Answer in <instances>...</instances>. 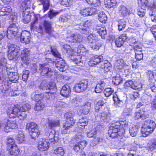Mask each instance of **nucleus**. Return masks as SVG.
<instances>
[{
	"mask_svg": "<svg viewBox=\"0 0 156 156\" xmlns=\"http://www.w3.org/2000/svg\"><path fill=\"white\" fill-rule=\"evenodd\" d=\"M58 3L65 7H68L71 4V0H58Z\"/></svg>",
	"mask_w": 156,
	"mask_h": 156,
	"instance_id": "obj_56",
	"label": "nucleus"
},
{
	"mask_svg": "<svg viewBox=\"0 0 156 156\" xmlns=\"http://www.w3.org/2000/svg\"><path fill=\"white\" fill-rule=\"evenodd\" d=\"M44 27L47 33H50L52 29L51 24V22L45 20L44 22Z\"/></svg>",
	"mask_w": 156,
	"mask_h": 156,
	"instance_id": "obj_39",
	"label": "nucleus"
},
{
	"mask_svg": "<svg viewBox=\"0 0 156 156\" xmlns=\"http://www.w3.org/2000/svg\"><path fill=\"white\" fill-rule=\"evenodd\" d=\"M48 138L47 139H41L39 141L38 148L40 151H45L48 149L50 145L49 141L56 142L59 140L58 132L55 130L51 131L49 133Z\"/></svg>",
	"mask_w": 156,
	"mask_h": 156,
	"instance_id": "obj_1",
	"label": "nucleus"
},
{
	"mask_svg": "<svg viewBox=\"0 0 156 156\" xmlns=\"http://www.w3.org/2000/svg\"><path fill=\"white\" fill-rule=\"evenodd\" d=\"M76 28L75 29L79 30V32L82 34L88 35L89 34V30L87 29V28L84 27L81 23H76Z\"/></svg>",
	"mask_w": 156,
	"mask_h": 156,
	"instance_id": "obj_23",
	"label": "nucleus"
},
{
	"mask_svg": "<svg viewBox=\"0 0 156 156\" xmlns=\"http://www.w3.org/2000/svg\"><path fill=\"white\" fill-rule=\"evenodd\" d=\"M55 156H64L65 153L64 149L61 147L55 149L53 152Z\"/></svg>",
	"mask_w": 156,
	"mask_h": 156,
	"instance_id": "obj_44",
	"label": "nucleus"
},
{
	"mask_svg": "<svg viewBox=\"0 0 156 156\" xmlns=\"http://www.w3.org/2000/svg\"><path fill=\"white\" fill-rule=\"evenodd\" d=\"M51 52L52 55L55 57L58 58H60L61 54L58 52L57 49L55 47H51Z\"/></svg>",
	"mask_w": 156,
	"mask_h": 156,
	"instance_id": "obj_50",
	"label": "nucleus"
},
{
	"mask_svg": "<svg viewBox=\"0 0 156 156\" xmlns=\"http://www.w3.org/2000/svg\"><path fill=\"white\" fill-rule=\"evenodd\" d=\"M97 32L102 39H105V35L107 34L106 28L104 27H101L97 29Z\"/></svg>",
	"mask_w": 156,
	"mask_h": 156,
	"instance_id": "obj_45",
	"label": "nucleus"
},
{
	"mask_svg": "<svg viewBox=\"0 0 156 156\" xmlns=\"http://www.w3.org/2000/svg\"><path fill=\"white\" fill-rule=\"evenodd\" d=\"M101 63L102 68L105 73L109 72L111 69V64L107 60L102 61Z\"/></svg>",
	"mask_w": 156,
	"mask_h": 156,
	"instance_id": "obj_24",
	"label": "nucleus"
},
{
	"mask_svg": "<svg viewBox=\"0 0 156 156\" xmlns=\"http://www.w3.org/2000/svg\"><path fill=\"white\" fill-rule=\"evenodd\" d=\"M88 86L89 80L87 79L83 80L75 85L73 90L76 92H83L87 90Z\"/></svg>",
	"mask_w": 156,
	"mask_h": 156,
	"instance_id": "obj_8",
	"label": "nucleus"
},
{
	"mask_svg": "<svg viewBox=\"0 0 156 156\" xmlns=\"http://www.w3.org/2000/svg\"><path fill=\"white\" fill-rule=\"evenodd\" d=\"M2 127H4V130L6 132H9L13 129L16 128L17 127V125L15 122L9 120L4 125L2 124Z\"/></svg>",
	"mask_w": 156,
	"mask_h": 156,
	"instance_id": "obj_15",
	"label": "nucleus"
},
{
	"mask_svg": "<svg viewBox=\"0 0 156 156\" xmlns=\"http://www.w3.org/2000/svg\"><path fill=\"white\" fill-rule=\"evenodd\" d=\"M18 24L13 23L10 24L8 29L7 36L8 38H11L14 37L18 33Z\"/></svg>",
	"mask_w": 156,
	"mask_h": 156,
	"instance_id": "obj_10",
	"label": "nucleus"
},
{
	"mask_svg": "<svg viewBox=\"0 0 156 156\" xmlns=\"http://www.w3.org/2000/svg\"><path fill=\"white\" fill-rule=\"evenodd\" d=\"M34 130L30 131L29 132V134L31 137L33 139H36L40 134L39 131L38 129H35Z\"/></svg>",
	"mask_w": 156,
	"mask_h": 156,
	"instance_id": "obj_48",
	"label": "nucleus"
},
{
	"mask_svg": "<svg viewBox=\"0 0 156 156\" xmlns=\"http://www.w3.org/2000/svg\"><path fill=\"white\" fill-rule=\"evenodd\" d=\"M98 40V37L94 34H90L87 37V41L88 43L90 44L95 43Z\"/></svg>",
	"mask_w": 156,
	"mask_h": 156,
	"instance_id": "obj_30",
	"label": "nucleus"
},
{
	"mask_svg": "<svg viewBox=\"0 0 156 156\" xmlns=\"http://www.w3.org/2000/svg\"><path fill=\"white\" fill-rule=\"evenodd\" d=\"M64 117L66 119V121L63 124V129L62 133H69L70 132V128L74 124L75 121L73 119L71 113L69 112L66 113L64 115Z\"/></svg>",
	"mask_w": 156,
	"mask_h": 156,
	"instance_id": "obj_6",
	"label": "nucleus"
},
{
	"mask_svg": "<svg viewBox=\"0 0 156 156\" xmlns=\"http://www.w3.org/2000/svg\"><path fill=\"white\" fill-rule=\"evenodd\" d=\"M117 122H119V126L120 128H123L125 130V128L128 126V123L127 121L126 120H121L119 121H117Z\"/></svg>",
	"mask_w": 156,
	"mask_h": 156,
	"instance_id": "obj_51",
	"label": "nucleus"
},
{
	"mask_svg": "<svg viewBox=\"0 0 156 156\" xmlns=\"http://www.w3.org/2000/svg\"><path fill=\"white\" fill-rule=\"evenodd\" d=\"M30 105L27 103L20 105L12 104L7 108L6 112L7 115L10 118H15L17 116L19 111H23L24 109L30 108Z\"/></svg>",
	"mask_w": 156,
	"mask_h": 156,
	"instance_id": "obj_2",
	"label": "nucleus"
},
{
	"mask_svg": "<svg viewBox=\"0 0 156 156\" xmlns=\"http://www.w3.org/2000/svg\"><path fill=\"white\" fill-rule=\"evenodd\" d=\"M44 107V104L43 102L41 101H37L34 107V109L36 111H39L42 110Z\"/></svg>",
	"mask_w": 156,
	"mask_h": 156,
	"instance_id": "obj_42",
	"label": "nucleus"
},
{
	"mask_svg": "<svg viewBox=\"0 0 156 156\" xmlns=\"http://www.w3.org/2000/svg\"><path fill=\"white\" fill-rule=\"evenodd\" d=\"M83 138V135L81 132H79L76 134L75 136L73 137L70 141L71 143L75 144L82 142L81 141Z\"/></svg>",
	"mask_w": 156,
	"mask_h": 156,
	"instance_id": "obj_27",
	"label": "nucleus"
},
{
	"mask_svg": "<svg viewBox=\"0 0 156 156\" xmlns=\"http://www.w3.org/2000/svg\"><path fill=\"white\" fill-rule=\"evenodd\" d=\"M104 3L106 7L110 8L115 6L117 2L115 0H104Z\"/></svg>",
	"mask_w": 156,
	"mask_h": 156,
	"instance_id": "obj_41",
	"label": "nucleus"
},
{
	"mask_svg": "<svg viewBox=\"0 0 156 156\" xmlns=\"http://www.w3.org/2000/svg\"><path fill=\"white\" fill-rule=\"evenodd\" d=\"M115 104L118 107H121L127 103V97L125 95H118L116 94L114 95L113 97Z\"/></svg>",
	"mask_w": 156,
	"mask_h": 156,
	"instance_id": "obj_11",
	"label": "nucleus"
},
{
	"mask_svg": "<svg viewBox=\"0 0 156 156\" xmlns=\"http://www.w3.org/2000/svg\"><path fill=\"white\" fill-rule=\"evenodd\" d=\"M103 44V41L100 40L97 41L95 43H93V44H91L90 46L92 49L97 51L99 49L100 47Z\"/></svg>",
	"mask_w": 156,
	"mask_h": 156,
	"instance_id": "obj_32",
	"label": "nucleus"
},
{
	"mask_svg": "<svg viewBox=\"0 0 156 156\" xmlns=\"http://www.w3.org/2000/svg\"><path fill=\"white\" fill-rule=\"evenodd\" d=\"M12 11V9L9 6L0 7V16L9 15Z\"/></svg>",
	"mask_w": 156,
	"mask_h": 156,
	"instance_id": "obj_21",
	"label": "nucleus"
},
{
	"mask_svg": "<svg viewBox=\"0 0 156 156\" xmlns=\"http://www.w3.org/2000/svg\"><path fill=\"white\" fill-rule=\"evenodd\" d=\"M4 73L5 76L2 81V84L8 86L9 80L15 83L19 79L18 74L17 73L12 72L11 69L6 67L4 69Z\"/></svg>",
	"mask_w": 156,
	"mask_h": 156,
	"instance_id": "obj_3",
	"label": "nucleus"
},
{
	"mask_svg": "<svg viewBox=\"0 0 156 156\" xmlns=\"http://www.w3.org/2000/svg\"><path fill=\"white\" fill-rule=\"evenodd\" d=\"M119 122H114L111 124L108 130V133L112 138L122 137L124 134L125 130L123 128H120Z\"/></svg>",
	"mask_w": 156,
	"mask_h": 156,
	"instance_id": "obj_4",
	"label": "nucleus"
},
{
	"mask_svg": "<svg viewBox=\"0 0 156 156\" xmlns=\"http://www.w3.org/2000/svg\"><path fill=\"white\" fill-rule=\"evenodd\" d=\"M7 144L8 147H12L16 146L14 140L11 137H9L7 139Z\"/></svg>",
	"mask_w": 156,
	"mask_h": 156,
	"instance_id": "obj_60",
	"label": "nucleus"
},
{
	"mask_svg": "<svg viewBox=\"0 0 156 156\" xmlns=\"http://www.w3.org/2000/svg\"><path fill=\"white\" fill-rule=\"evenodd\" d=\"M26 128L29 130V132H30V131L35 130V129H38V128L37 124L35 123L34 122H30L27 123Z\"/></svg>",
	"mask_w": 156,
	"mask_h": 156,
	"instance_id": "obj_38",
	"label": "nucleus"
},
{
	"mask_svg": "<svg viewBox=\"0 0 156 156\" xmlns=\"http://www.w3.org/2000/svg\"><path fill=\"white\" fill-rule=\"evenodd\" d=\"M30 33L26 30L22 31L21 33L20 41L25 44H28L30 40Z\"/></svg>",
	"mask_w": 156,
	"mask_h": 156,
	"instance_id": "obj_14",
	"label": "nucleus"
},
{
	"mask_svg": "<svg viewBox=\"0 0 156 156\" xmlns=\"http://www.w3.org/2000/svg\"><path fill=\"white\" fill-rule=\"evenodd\" d=\"M91 107V103L90 101H86L83 105L81 106L80 112L85 115L88 114L90 111Z\"/></svg>",
	"mask_w": 156,
	"mask_h": 156,
	"instance_id": "obj_17",
	"label": "nucleus"
},
{
	"mask_svg": "<svg viewBox=\"0 0 156 156\" xmlns=\"http://www.w3.org/2000/svg\"><path fill=\"white\" fill-rule=\"evenodd\" d=\"M71 89L69 84H66L63 86L60 90V94L62 96L69 97L70 94Z\"/></svg>",
	"mask_w": 156,
	"mask_h": 156,
	"instance_id": "obj_18",
	"label": "nucleus"
},
{
	"mask_svg": "<svg viewBox=\"0 0 156 156\" xmlns=\"http://www.w3.org/2000/svg\"><path fill=\"white\" fill-rule=\"evenodd\" d=\"M75 145L74 149L76 152H78L83 149L86 146V141H83L82 142L74 144Z\"/></svg>",
	"mask_w": 156,
	"mask_h": 156,
	"instance_id": "obj_26",
	"label": "nucleus"
},
{
	"mask_svg": "<svg viewBox=\"0 0 156 156\" xmlns=\"http://www.w3.org/2000/svg\"><path fill=\"white\" fill-rule=\"evenodd\" d=\"M82 37L80 34L77 33L74 34L69 31L67 32L66 41L68 42L80 43L82 41Z\"/></svg>",
	"mask_w": 156,
	"mask_h": 156,
	"instance_id": "obj_9",
	"label": "nucleus"
},
{
	"mask_svg": "<svg viewBox=\"0 0 156 156\" xmlns=\"http://www.w3.org/2000/svg\"><path fill=\"white\" fill-rule=\"evenodd\" d=\"M97 14H98V19L99 20L101 23H105L107 19L106 14L103 12H100L99 11Z\"/></svg>",
	"mask_w": 156,
	"mask_h": 156,
	"instance_id": "obj_34",
	"label": "nucleus"
},
{
	"mask_svg": "<svg viewBox=\"0 0 156 156\" xmlns=\"http://www.w3.org/2000/svg\"><path fill=\"white\" fill-rule=\"evenodd\" d=\"M114 90L111 88H106L104 91V93L106 97H109L113 92Z\"/></svg>",
	"mask_w": 156,
	"mask_h": 156,
	"instance_id": "obj_64",
	"label": "nucleus"
},
{
	"mask_svg": "<svg viewBox=\"0 0 156 156\" xmlns=\"http://www.w3.org/2000/svg\"><path fill=\"white\" fill-rule=\"evenodd\" d=\"M30 107H31V106ZM30 109V108H29L26 109L24 110V111H19L17 117L20 120L24 119L27 117V114L26 113V111Z\"/></svg>",
	"mask_w": 156,
	"mask_h": 156,
	"instance_id": "obj_46",
	"label": "nucleus"
},
{
	"mask_svg": "<svg viewBox=\"0 0 156 156\" xmlns=\"http://www.w3.org/2000/svg\"><path fill=\"white\" fill-rule=\"evenodd\" d=\"M9 149V154L12 156H17L20 154V151L16 145L12 147H10Z\"/></svg>",
	"mask_w": 156,
	"mask_h": 156,
	"instance_id": "obj_33",
	"label": "nucleus"
},
{
	"mask_svg": "<svg viewBox=\"0 0 156 156\" xmlns=\"http://www.w3.org/2000/svg\"><path fill=\"white\" fill-rule=\"evenodd\" d=\"M149 14L152 21L156 23V3H154L149 7Z\"/></svg>",
	"mask_w": 156,
	"mask_h": 156,
	"instance_id": "obj_19",
	"label": "nucleus"
},
{
	"mask_svg": "<svg viewBox=\"0 0 156 156\" xmlns=\"http://www.w3.org/2000/svg\"><path fill=\"white\" fill-rule=\"evenodd\" d=\"M103 61L102 56L96 55L92 56L88 63L89 65L90 66H93L99 63H101Z\"/></svg>",
	"mask_w": 156,
	"mask_h": 156,
	"instance_id": "obj_16",
	"label": "nucleus"
},
{
	"mask_svg": "<svg viewBox=\"0 0 156 156\" xmlns=\"http://www.w3.org/2000/svg\"><path fill=\"white\" fill-rule=\"evenodd\" d=\"M70 60L71 62H74L78 65L82 66L83 65V62L81 59V57L80 55L71 56Z\"/></svg>",
	"mask_w": 156,
	"mask_h": 156,
	"instance_id": "obj_22",
	"label": "nucleus"
},
{
	"mask_svg": "<svg viewBox=\"0 0 156 156\" xmlns=\"http://www.w3.org/2000/svg\"><path fill=\"white\" fill-rule=\"evenodd\" d=\"M8 57L10 60H12L15 57H18L19 56L20 51L8 52Z\"/></svg>",
	"mask_w": 156,
	"mask_h": 156,
	"instance_id": "obj_36",
	"label": "nucleus"
},
{
	"mask_svg": "<svg viewBox=\"0 0 156 156\" xmlns=\"http://www.w3.org/2000/svg\"><path fill=\"white\" fill-rule=\"evenodd\" d=\"M138 131V127L137 126H134L130 127L129 129L130 135L132 137L135 136Z\"/></svg>",
	"mask_w": 156,
	"mask_h": 156,
	"instance_id": "obj_40",
	"label": "nucleus"
},
{
	"mask_svg": "<svg viewBox=\"0 0 156 156\" xmlns=\"http://www.w3.org/2000/svg\"><path fill=\"white\" fill-rule=\"evenodd\" d=\"M124 87L126 89L130 90L131 89L139 90L142 88V85L140 84H138L133 82L132 80H129L126 81L124 84Z\"/></svg>",
	"mask_w": 156,
	"mask_h": 156,
	"instance_id": "obj_12",
	"label": "nucleus"
},
{
	"mask_svg": "<svg viewBox=\"0 0 156 156\" xmlns=\"http://www.w3.org/2000/svg\"><path fill=\"white\" fill-rule=\"evenodd\" d=\"M23 22L25 23H29L31 20V15L29 13L27 14L24 11L23 13Z\"/></svg>",
	"mask_w": 156,
	"mask_h": 156,
	"instance_id": "obj_47",
	"label": "nucleus"
},
{
	"mask_svg": "<svg viewBox=\"0 0 156 156\" xmlns=\"http://www.w3.org/2000/svg\"><path fill=\"white\" fill-rule=\"evenodd\" d=\"M100 119L101 121H103L106 122H109L111 120L110 114L109 113H102Z\"/></svg>",
	"mask_w": 156,
	"mask_h": 156,
	"instance_id": "obj_37",
	"label": "nucleus"
},
{
	"mask_svg": "<svg viewBox=\"0 0 156 156\" xmlns=\"http://www.w3.org/2000/svg\"><path fill=\"white\" fill-rule=\"evenodd\" d=\"M30 0H25L22 3L21 5L23 10H27L30 7Z\"/></svg>",
	"mask_w": 156,
	"mask_h": 156,
	"instance_id": "obj_52",
	"label": "nucleus"
},
{
	"mask_svg": "<svg viewBox=\"0 0 156 156\" xmlns=\"http://www.w3.org/2000/svg\"><path fill=\"white\" fill-rule=\"evenodd\" d=\"M127 38L126 34H123L118 38H117L115 41V44L118 47H120L122 46L125 41Z\"/></svg>",
	"mask_w": 156,
	"mask_h": 156,
	"instance_id": "obj_20",
	"label": "nucleus"
},
{
	"mask_svg": "<svg viewBox=\"0 0 156 156\" xmlns=\"http://www.w3.org/2000/svg\"><path fill=\"white\" fill-rule=\"evenodd\" d=\"M40 1L42 2V4L43 5V8L44 12H45L48 9L49 5V2L48 0H39Z\"/></svg>",
	"mask_w": 156,
	"mask_h": 156,
	"instance_id": "obj_61",
	"label": "nucleus"
},
{
	"mask_svg": "<svg viewBox=\"0 0 156 156\" xmlns=\"http://www.w3.org/2000/svg\"><path fill=\"white\" fill-rule=\"evenodd\" d=\"M88 122V120L86 118H82L80 119L78 122V127L79 128L83 129L87 125Z\"/></svg>",
	"mask_w": 156,
	"mask_h": 156,
	"instance_id": "obj_31",
	"label": "nucleus"
},
{
	"mask_svg": "<svg viewBox=\"0 0 156 156\" xmlns=\"http://www.w3.org/2000/svg\"><path fill=\"white\" fill-rule=\"evenodd\" d=\"M85 1L89 4L90 5L92 6L97 7L99 6L100 5V1L99 0H85Z\"/></svg>",
	"mask_w": 156,
	"mask_h": 156,
	"instance_id": "obj_49",
	"label": "nucleus"
},
{
	"mask_svg": "<svg viewBox=\"0 0 156 156\" xmlns=\"http://www.w3.org/2000/svg\"><path fill=\"white\" fill-rule=\"evenodd\" d=\"M147 0H140V6L142 9L146 10L148 8Z\"/></svg>",
	"mask_w": 156,
	"mask_h": 156,
	"instance_id": "obj_55",
	"label": "nucleus"
},
{
	"mask_svg": "<svg viewBox=\"0 0 156 156\" xmlns=\"http://www.w3.org/2000/svg\"><path fill=\"white\" fill-rule=\"evenodd\" d=\"M59 13V12H56L53 9L50 10L48 12V17L50 19H52Z\"/></svg>",
	"mask_w": 156,
	"mask_h": 156,
	"instance_id": "obj_63",
	"label": "nucleus"
},
{
	"mask_svg": "<svg viewBox=\"0 0 156 156\" xmlns=\"http://www.w3.org/2000/svg\"><path fill=\"white\" fill-rule=\"evenodd\" d=\"M126 21L124 19L120 20L118 21V27L119 31L123 30L126 26Z\"/></svg>",
	"mask_w": 156,
	"mask_h": 156,
	"instance_id": "obj_43",
	"label": "nucleus"
},
{
	"mask_svg": "<svg viewBox=\"0 0 156 156\" xmlns=\"http://www.w3.org/2000/svg\"><path fill=\"white\" fill-rule=\"evenodd\" d=\"M105 83L104 81L98 82L95 88L94 91L96 93H100L104 89Z\"/></svg>",
	"mask_w": 156,
	"mask_h": 156,
	"instance_id": "obj_25",
	"label": "nucleus"
},
{
	"mask_svg": "<svg viewBox=\"0 0 156 156\" xmlns=\"http://www.w3.org/2000/svg\"><path fill=\"white\" fill-rule=\"evenodd\" d=\"M30 50L29 48H25L21 52V58L29 57L30 55Z\"/></svg>",
	"mask_w": 156,
	"mask_h": 156,
	"instance_id": "obj_53",
	"label": "nucleus"
},
{
	"mask_svg": "<svg viewBox=\"0 0 156 156\" xmlns=\"http://www.w3.org/2000/svg\"><path fill=\"white\" fill-rule=\"evenodd\" d=\"M38 68V72L40 75L46 78H51L54 74V70L48 66L46 63L39 64Z\"/></svg>",
	"mask_w": 156,
	"mask_h": 156,
	"instance_id": "obj_7",
	"label": "nucleus"
},
{
	"mask_svg": "<svg viewBox=\"0 0 156 156\" xmlns=\"http://www.w3.org/2000/svg\"><path fill=\"white\" fill-rule=\"evenodd\" d=\"M156 126L155 122L150 119L146 120L141 128V133L143 137H145L152 133Z\"/></svg>",
	"mask_w": 156,
	"mask_h": 156,
	"instance_id": "obj_5",
	"label": "nucleus"
},
{
	"mask_svg": "<svg viewBox=\"0 0 156 156\" xmlns=\"http://www.w3.org/2000/svg\"><path fill=\"white\" fill-rule=\"evenodd\" d=\"M59 125V121L58 120H48V126L51 129H53L54 127L58 126Z\"/></svg>",
	"mask_w": 156,
	"mask_h": 156,
	"instance_id": "obj_29",
	"label": "nucleus"
},
{
	"mask_svg": "<svg viewBox=\"0 0 156 156\" xmlns=\"http://www.w3.org/2000/svg\"><path fill=\"white\" fill-rule=\"evenodd\" d=\"M119 12L123 16L126 15L128 14V11L127 9L124 6H120L119 8Z\"/></svg>",
	"mask_w": 156,
	"mask_h": 156,
	"instance_id": "obj_59",
	"label": "nucleus"
},
{
	"mask_svg": "<svg viewBox=\"0 0 156 156\" xmlns=\"http://www.w3.org/2000/svg\"><path fill=\"white\" fill-rule=\"evenodd\" d=\"M103 105V104L102 103L101 101H99L97 103L95 106V112L98 113L99 112L100 113H101V112H100V110H101V107Z\"/></svg>",
	"mask_w": 156,
	"mask_h": 156,
	"instance_id": "obj_62",
	"label": "nucleus"
},
{
	"mask_svg": "<svg viewBox=\"0 0 156 156\" xmlns=\"http://www.w3.org/2000/svg\"><path fill=\"white\" fill-rule=\"evenodd\" d=\"M47 90L46 91L49 90L48 91L50 92L51 94H52L53 95H54L56 92L57 88L56 87V85L55 83H51L49 84L47 86Z\"/></svg>",
	"mask_w": 156,
	"mask_h": 156,
	"instance_id": "obj_28",
	"label": "nucleus"
},
{
	"mask_svg": "<svg viewBox=\"0 0 156 156\" xmlns=\"http://www.w3.org/2000/svg\"><path fill=\"white\" fill-rule=\"evenodd\" d=\"M115 64L119 69H122L123 67L125 66V63L123 59H119L117 60Z\"/></svg>",
	"mask_w": 156,
	"mask_h": 156,
	"instance_id": "obj_57",
	"label": "nucleus"
},
{
	"mask_svg": "<svg viewBox=\"0 0 156 156\" xmlns=\"http://www.w3.org/2000/svg\"><path fill=\"white\" fill-rule=\"evenodd\" d=\"M55 65L57 69L61 72L64 71L67 68V65L65 61L62 58L56 59L55 62Z\"/></svg>",
	"mask_w": 156,
	"mask_h": 156,
	"instance_id": "obj_13",
	"label": "nucleus"
},
{
	"mask_svg": "<svg viewBox=\"0 0 156 156\" xmlns=\"http://www.w3.org/2000/svg\"><path fill=\"white\" fill-rule=\"evenodd\" d=\"M8 52L20 51V48L14 44H11L8 46Z\"/></svg>",
	"mask_w": 156,
	"mask_h": 156,
	"instance_id": "obj_58",
	"label": "nucleus"
},
{
	"mask_svg": "<svg viewBox=\"0 0 156 156\" xmlns=\"http://www.w3.org/2000/svg\"><path fill=\"white\" fill-rule=\"evenodd\" d=\"M122 78L118 75L113 78L112 83L115 85L119 84L122 81Z\"/></svg>",
	"mask_w": 156,
	"mask_h": 156,
	"instance_id": "obj_54",
	"label": "nucleus"
},
{
	"mask_svg": "<svg viewBox=\"0 0 156 156\" xmlns=\"http://www.w3.org/2000/svg\"><path fill=\"white\" fill-rule=\"evenodd\" d=\"M15 139L19 143H23L25 139V136L23 133L22 131H20L15 136Z\"/></svg>",
	"mask_w": 156,
	"mask_h": 156,
	"instance_id": "obj_35",
	"label": "nucleus"
}]
</instances>
